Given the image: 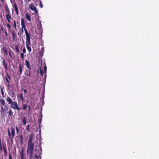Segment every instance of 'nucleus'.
Returning a JSON list of instances; mask_svg holds the SVG:
<instances>
[{
  "instance_id": "nucleus-1",
  "label": "nucleus",
  "mask_w": 159,
  "mask_h": 159,
  "mask_svg": "<svg viewBox=\"0 0 159 159\" xmlns=\"http://www.w3.org/2000/svg\"><path fill=\"white\" fill-rule=\"evenodd\" d=\"M6 100L8 102V104L11 105V107L13 109L16 110L18 111L21 110L24 111H27V104L26 103L22 104V107H20L18 106L16 101H13L11 98L8 96L6 98Z\"/></svg>"
},
{
  "instance_id": "nucleus-2",
  "label": "nucleus",
  "mask_w": 159,
  "mask_h": 159,
  "mask_svg": "<svg viewBox=\"0 0 159 159\" xmlns=\"http://www.w3.org/2000/svg\"><path fill=\"white\" fill-rule=\"evenodd\" d=\"M0 103L1 108V112L3 113L5 111H6L8 109L7 108L5 109L2 106H7V105L5 104V102L4 100L3 99H0Z\"/></svg>"
},
{
  "instance_id": "nucleus-3",
  "label": "nucleus",
  "mask_w": 159,
  "mask_h": 159,
  "mask_svg": "<svg viewBox=\"0 0 159 159\" xmlns=\"http://www.w3.org/2000/svg\"><path fill=\"white\" fill-rule=\"evenodd\" d=\"M34 144H30L28 143L27 149V153L28 154L30 152H33Z\"/></svg>"
},
{
  "instance_id": "nucleus-4",
  "label": "nucleus",
  "mask_w": 159,
  "mask_h": 159,
  "mask_svg": "<svg viewBox=\"0 0 159 159\" xmlns=\"http://www.w3.org/2000/svg\"><path fill=\"white\" fill-rule=\"evenodd\" d=\"M7 77H5V79L7 82V86L8 88H9L10 84V80H11V78L10 75H9L7 72H6Z\"/></svg>"
},
{
  "instance_id": "nucleus-5",
  "label": "nucleus",
  "mask_w": 159,
  "mask_h": 159,
  "mask_svg": "<svg viewBox=\"0 0 159 159\" xmlns=\"http://www.w3.org/2000/svg\"><path fill=\"white\" fill-rule=\"evenodd\" d=\"M31 45V43L30 41V39H26V48L29 53L31 51V48L30 46Z\"/></svg>"
},
{
  "instance_id": "nucleus-6",
  "label": "nucleus",
  "mask_w": 159,
  "mask_h": 159,
  "mask_svg": "<svg viewBox=\"0 0 159 159\" xmlns=\"http://www.w3.org/2000/svg\"><path fill=\"white\" fill-rule=\"evenodd\" d=\"M29 8L32 11H34L35 13H38V10L36 9V7L34 5L33 3L29 5Z\"/></svg>"
},
{
  "instance_id": "nucleus-7",
  "label": "nucleus",
  "mask_w": 159,
  "mask_h": 159,
  "mask_svg": "<svg viewBox=\"0 0 159 159\" xmlns=\"http://www.w3.org/2000/svg\"><path fill=\"white\" fill-rule=\"evenodd\" d=\"M17 98H18V100H19V99H20V100L22 102H23V103L25 102L24 98V96H23V94L22 93H20L18 95H17Z\"/></svg>"
},
{
  "instance_id": "nucleus-8",
  "label": "nucleus",
  "mask_w": 159,
  "mask_h": 159,
  "mask_svg": "<svg viewBox=\"0 0 159 159\" xmlns=\"http://www.w3.org/2000/svg\"><path fill=\"white\" fill-rule=\"evenodd\" d=\"M3 150L4 154L5 157L7 156V152L6 147V145L5 143H4V144H3Z\"/></svg>"
},
{
  "instance_id": "nucleus-9",
  "label": "nucleus",
  "mask_w": 159,
  "mask_h": 159,
  "mask_svg": "<svg viewBox=\"0 0 159 159\" xmlns=\"http://www.w3.org/2000/svg\"><path fill=\"white\" fill-rule=\"evenodd\" d=\"M13 7L15 9V10L16 15H18L19 14V11L17 7L16 4V3H15L13 6Z\"/></svg>"
},
{
  "instance_id": "nucleus-10",
  "label": "nucleus",
  "mask_w": 159,
  "mask_h": 159,
  "mask_svg": "<svg viewBox=\"0 0 159 159\" xmlns=\"http://www.w3.org/2000/svg\"><path fill=\"white\" fill-rule=\"evenodd\" d=\"M24 30L26 36V39H30V33H28L26 28L24 29Z\"/></svg>"
},
{
  "instance_id": "nucleus-11",
  "label": "nucleus",
  "mask_w": 159,
  "mask_h": 159,
  "mask_svg": "<svg viewBox=\"0 0 159 159\" xmlns=\"http://www.w3.org/2000/svg\"><path fill=\"white\" fill-rule=\"evenodd\" d=\"M33 135L32 134H31L29 137V141L28 142V143L30 144H34V143H32L33 140Z\"/></svg>"
},
{
  "instance_id": "nucleus-12",
  "label": "nucleus",
  "mask_w": 159,
  "mask_h": 159,
  "mask_svg": "<svg viewBox=\"0 0 159 159\" xmlns=\"http://www.w3.org/2000/svg\"><path fill=\"white\" fill-rule=\"evenodd\" d=\"M22 65L21 64H20L19 65V71L18 73V75L19 76L21 75L22 73Z\"/></svg>"
},
{
  "instance_id": "nucleus-13",
  "label": "nucleus",
  "mask_w": 159,
  "mask_h": 159,
  "mask_svg": "<svg viewBox=\"0 0 159 159\" xmlns=\"http://www.w3.org/2000/svg\"><path fill=\"white\" fill-rule=\"evenodd\" d=\"M11 34L12 36V40L14 41L17 37V36L14 31L11 32Z\"/></svg>"
},
{
  "instance_id": "nucleus-14",
  "label": "nucleus",
  "mask_w": 159,
  "mask_h": 159,
  "mask_svg": "<svg viewBox=\"0 0 159 159\" xmlns=\"http://www.w3.org/2000/svg\"><path fill=\"white\" fill-rule=\"evenodd\" d=\"M6 19H11L13 20L11 18V13L6 14Z\"/></svg>"
},
{
  "instance_id": "nucleus-15",
  "label": "nucleus",
  "mask_w": 159,
  "mask_h": 159,
  "mask_svg": "<svg viewBox=\"0 0 159 159\" xmlns=\"http://www.w3.org/2000/svg\"><path fill=\"white\" fill-rule=\"evenodd\" d=\"M5 9L6 10L7 13L6 14H8L10 13L9 9L7 4H6L5 6Z\"/></svg>"
},
{
  "instance_id": "nucleus-16",
  "label": "nucleus",
  "mask_w": 159,
  "mask_h": 159,
  "mask_svg": "<svg viewBox=\"0 0 159 159\" xmlns=\"http://www.w3.org/2000/svg\"><path fill=\"white\" fill-rule=\"evenodd\" d=\"M0 91L1 92L3 98H4L5 96V95H4V92L3 89H4V88H2L1 86H0Z\"/></svg>"
},
{
  "instance_id": "nucleus-17",
  "label": "nucleus",
  "mask_w": 159,
  "mask_h": 159,
  "mask_svg": "<svg viewBox=\"0 0 159 159\" xmlns=\"http://www.w3.org/2000/svg\"><path fill=\"white\" fill-rule=\"evenodd\" d=\"M3 65L4 67L6 70H7L8 69L7 65V64L6 63L5 60L3 59L2 60Z\"/></svg>"
},
{
  "instance_id": "nucleus-18",
  "label": "nucleus",
  "mask_w": 159,
  "mask_h": 159,
  "mask_svg": "<svg viewBox=\"0 0 159 159\" xmlns=\"http://www.w3.org/2000/svg\"><path fill=\"white\" fill-rule=\"evenodd\" d=\"M21 159H24V148L21 149L20 152Z\"/></svg>"
},
{
  "instance_id": "nucleus-19",
  "label": "nucleus",
  "mask_w": 159,
  "mask_h": 159,
  "mask_svg": "<svg viewBox=\"0 0 159 159\" xmlns=\"http://www.w3.org/2000/svg\"><path fill=\"white\" fill-rule=\"evenodd\" d=\"M11 132L12 136V138H14L15 134V128L11 127Z\"/></svg>"
},
{
  "instance_id": "nucleus-20",
  "label": "nucleus",
  "mask_w": 159,
  "mask_h": 159,
  "mask_svg": "<svg viewBox=\"0 0 159 159\" xmlns=\"http://www.w3.org/2000/svg\"><path fill=\"white\" fill-rule=\"evenodd\" d=\"M1 50L2 51H3V52H4L6 55H7V49L5 47L3 46Z\"/></svg>"
},
{
  "instance_id": "nucleus-21",
  "label": "nucleus",
  "mask_w": 159,
  "mask_h": 159,
  "mask_svg": "<svg viewBox=\"0 0 159 159\" xmlns=\"http://www.w3.org/2000/svg\"><path fill=\"white\" fill-rule=\"evenodd\" d=\"M21 121L23 123V125H25L26 123V118L25 117H23L21 120Z\"/></svg>"
},
{
  "instance_id": "nucleus-22",
  "label": "nucleus",
  "mask_w": 159,
  "mask_h": 159,
  "mask_svg": "<svg viewBox=\"0 0 159 159\" xmlns=\"http://www.w3.org/2000/svg\"><path fill=\"white\" fill-rule=\"evenodd\" d=\"M31 70H27L25 72V75L28 76L29 77H31Z\"/></svg>"
},
{
  "instance_id": "nucleus-23",
  "label": "nucleus",
  "mask_w": 159,
  "mask_h": 159,
  "mask_svg": "<svg viewBox=\"0 0 159 159\" xmlns=\"http://www.w3.org/2000/svg\"><path fill=\"white\" fill-rule=\"evenodd\" d=\"M41 153L39 151H38V152L35 154V157L38 159L39 158V156H40Z\"/></svg>"
},
{
  "instance_id": "nucleus-24",
  "label": "nucleus",
  "mask_w": 159,
  "mask_h": 159,
  "mask_svg": "<svg viewBox=\"0 0 159 159\" xmlns=\"http://www.w3.org/2000/svg\"><path fill=\"white\" fill-rule=\"evenodd\" d=\"M20 141V144H22L23 143V136L21 134L19 137Z\"/></svg>"
},
{
  "instance_id": "nucleus-25",
  "label": "nucleus",
  "mask_w": 159,
  "mask_h": 159,
  "mask_svg": "<svg viewBox=\"0 0 159 159\" xmlns=\"http://www.w3.org/2000/svg\"><path fill=\"white\" fill-rule=\"evenodd\" d=\"M25 17L29 21H30L31 20V17L28 13L26 14Z\"/></svg>"
},
{
  "instance_id": "nucleus-26",
  "label": "nucleus",
  "mask_w": 159,
  "mask_h": 159,
  "mask_svg": "<svg viewBox=\"0 0 159 159\" xmlns=\"http://www.w3.org/2000/svg\"><path fill=\"white\" fill-rule=\"evenodd\" d=\"M8 116H11L13 115V113L12 112V109L11 108H10L9 110V111L8 112Z\"/></svg>"
},
{
  "instance_id": "nucleus-27",
  "label": "nucleus",
  "mask_w": 159,
  "mask_h": 159,
  "mask_svg": "<svg viewBox=\"0 0 159 159\" xmlns=\"http://www.w3.org/2000/svg\"><path fill=\"white\" fill-rule=\"evenodd\" d=\"M43 69H44V73L45 74L44 77H45V79H46V71H47V66L46 65H45L44 66Z\"/></svg>"
},
{
  "instance_id": "nucleus-28",
  "label": "nucleus",
  "mask_w": 159,
  "mask_h": 159,
  "mask_svg": "<svg viewBox=\"0 0 159 159\" xmlns=\"http://www.w3.org/2000/svg\"><path fill=\"white\" fill-rule=\"evenodd\" d=\"M6 27L7 28L8 30H11V25L9 23H7L6 25Z\"/></svg>"
},
{
  "instance_id": "nucleus-29",
  "label": "nucleus",
  "mask_w": 159,
  "mask_h": 159,
  "mask_svg": "<svg viewBox=\"0 0 159 159\" xmlns=\"http://www.w3.org/2000/svg\"><path fill=\"white\" fill-rule=\"evenodd\" d=\"M13 22V27L14 29L16 30V21L14 20Z\"/></svg>"
},
{
  "instance_id": "nucleus-30",
  "label": "nucleus",
  "mask_w": 159,
  "mask_h": 159,
  "mask_svg": "<svg viewBox=\"0 0 159 159\" xmlns=\"http://www.w3.org/2000/svg\"><path fill=\"white\" fill-rule=\"evenodd\" d=\"M21 25H25V22L24 20V19L23 18H22L21 19Z\"/></svg>"
},
{
  "instance_id": "nucleus-31",
  "label": "nucleus",
  "mask_w": 159,
  "mask_h": 159,
  "mask_svg": "<svg viewBox=\"0 0 159 159\" xmlns=\"http://www.w3.org/2000/svg\"><path fill=\"white\" fill-rule=\"evenodd\" d=\"M15 49L16 50V52L17 53H19V49L18 46L17 45H15Z\"/></svg>"
},
{
  "instance_id": "nucleus-32",
  "label": "nucleus",
  "mask_w": 159,
  "mask_h": 159,
  "mask_svg": "<svg viewBox=\"0 0 159 159\" xmlns=\"http://www.w3.org/2000/svg\"><path fill=\"white\" fill-rule=\"evenodd\" d=\"M25 63L27 67H28V66L29 67V66H30V63L27 60H25Z\"/></svg>"
},
{
  "instance_id": "nucleus-33",
  "label": "nucleus",
  "mask_w": 159,
  "mask_h": 159,
  "mask_svg": "<svg viewBox=\"0 0 159 159\" xmlns=\"http://www.w3.org/2000/svg\"><path fill=\"white\" fill-rule=\"evenodd\" d=\"M3 144H4V143H3L2 144H0V151L1 152H2L3 151Z\"/></svg>"
},
{
  "instance_id": "nucleus-34",
  "label": "nucleus",
  "mask_w": 159,
  "mask_h": 159,
  "mask_svg": "<svg viewBox=\"0 0 159 159\" xmlns=\"http://www.w3.org/2000/svg\"><path fill=\"white\" fill-rule=\"evenodd\" d=\"M16 24H17V26L18 28H19L20 27V19L18 20H16Z\"/></svg>"
},
{
  "instance_id": "nucleus-35",
  "label": "nucleus",
  "mask_w": 159,
  "mask_h": 159,
  "mask_svg": "<svg viewBox=\"0 0 159 159\" xmlns=\"http://www.w3.org/2000/svg\"><path fill=\"white\" fill-rule=\"evenodd\" d=\"M26 130L28 132H29L30 131V125H28L26 126Z\"/></svg>"
},
{
  "instance_id": "nucleus-36",
  "label": "nucleus",
  "mask_w": 159,
  "mask_h": 159,
  "mask_svg": "<svg viewBox=\"0 0 159 159\" xmlns=\"http://www.w3.org/2000/svg\"><path fill=\"white\" fill-rule=\"evenodd\" d=\"M25 56L24 55L23 53L21 52L20 53V57L23 60H24V57Z\"/></svg>"
},
{
  "instance_id": "nucleus-37",
  "label": "nucleus",
  "mask_w": 159,
  "mask_h": 159,
  "mask_svg": "<svg viewBox=\"0 0 159 159\" xmlns=\"http://www.w3.org/2000/svg\"><path fill=\"white\" fill-rule=\"evenodd\" d=\"M22 26V29H21V32L22 33H23V29H25V28H26L25 27V25H21Z\"/></svg>"
},
{
  "instance_id": "nucleus-38",
  "label": "nucleus",
  "mask_w": 159,
  "mask_h": 159,
  "mask_svg": "<svg viewBox=\"0 0 159 159\" xmlns=\"http://www.w3.org/2000/svg\"><path fill=\"white\" fill-rule=\"evenodd\" d=\"M42 118H41L40 119L39 118L38 120V122H39V126H40V125L41 124V123L42 121Z\"/></svg>"
},
{
  "instance_id": "nucleus-39",
  "label": "nucleus",
  "mask_w": 159,
  "mask_h": 159,
  "mask_svg": "<svg viewBox=\"0 0 159 159\" xmlns=\"http://www.w3.org/2000/svg\"><path fill=\"white\" fill-rule=\"evenodd\" d=\"M7 133H8V135L9 137H11L12 135V134L10 133V132L9 129H8V131H7Z\"/></svg>"
},
{
  "instance_id": "nucleus-40",
  "label": "nucleus",
  "mask_w": 159,
  "mask_h": 159,
  "mask_svg": "<svg viewBox=\"0 0 159 159\" xmlns=\"http://www.w3.org/2000/svg\"><path fill=\"white\" fill-rule=\"evenodd\" d=\"M3 32L5 34V36H8V34H7V31L6 29H4V31Z\"/></svg>"
},
{
  "instance_id": "nucleus-41",
  "label": "nucleus",
  "mask_w": 159,
  "mask_h": 159,
  "mask_svg": "<svg viewBox=\"0 0 159 159\" xmlns=\"http://www.w3.org/2000/svg\"><path fill=\"white\" fill-rule=\"evenodd\" d=\"M40 75L42 77L43 75V70L40 68Z\"/></svg>"
},
{
  "instance_id": "nucleus-42",
  "label": "nucleus",
  "mask_w": 159,
  "mask_h": 159,
  "mask_svg": "<svg viewBox=\"0 0 159 159\" xmlns=\"http://www.w3.org/2000/svg\"><path fill=\"white\" fill-rule=\"evenodd\" d=\"M29 152L30 153V158L31 159L33 157V152Z\"/></svg>"
},
{
  "instance_id": "nucleus-43",
  "label": "nucleus",
  "mask_w": 159,
  "mask_h": 159,
  "mask_svg": "<svg viewBox=\"0 0 159 159\" xmlns=\"http://www.w3.org/2000/svg\"><path fill=\"white\" fill-rule=\"evenodd\" d=\"M9 159H12V157L11 153H9L8 154Z\"/></svg>"
},
{
  "instance_id": "nucleus-44",
  "label": "nucleus",
  "mask_w": 159,
  "mask_h": 159,
  "mask_svg": "<svg viewBox=\"0 0 159 159\" xmlns=\"http://www.w3.org/2000/svg\"><path fill=\"white\" fill-rule=\"evenodd\" d=\"M41 51L42 53H43L44 52V48L43 47H42L41 48Z\"/></svg>"
},
{
  "instance_id": "nucleus-45",
  "label": "nucleus",
  "mask_w": 159,
  "mask_h": 159,
  "mask_svg": "<svg viewBox=\"0 0 159 159\" xmlns=\"http://www.w3.org/2000/svg\"><path fill=\"white\" fill-rule=\"evenodd\" d=\"M22 52L23 53H25L26 52V49L25 47L23 48V50H22Z\"/></svg>"
},
{
  "instance_id": "nucleus-46",
  "label": "nucleus",
  "mask_w": 159,
  "mask_h": 159,
  "mask_svg": "<svg viewBox=\"0 0 159 159\" xmlns=\"http://www.w3.org/2000/svg\"><path fill=\"white\" fill-rule=\"evenodd\" d=\"M39 2H40V5H39V7H41V8H42L43 7V5L42 4V3H41V1H39Z\"/></svg>"
},
{
  "instance_id": "nucleus-47",
  "label": "nucleus",
  "mask_w": 159,
  "mask_h": 159,
  "mask_svg": "<svg viewBox=\"0 0 159 159\" xmlns=\"http://www.w3.org/2000/svg\"><path fill=\"white\" fill-rule=\"evenodd\" d=\"M22 90H23V91L24 92V93L25 94H26L27 93V91L25 89H23Z\"/></svg>"
},
{
  "instance_id": "nucleus-48",
  "label": "nucleus",
  "mask_w": 159,
  "mask_h": 159,
  "mask_svg": "<svg viewBox=\"0 0 159 159\" xmlns=\"http://www.w3.org/2000/svg\"><path fill=\"white\" fill-rule=\"evenodd\" d=\"M16 130L17 133H18L19 132V129H18V127L17 126H16Z\"/></svg>"
},
{
  "instance_id": "nucleus-49",
  "label": "nucleus",
  "mask_w": 159,
  "mask_h": 159,
  "mask_svg": "<svg viewBox=\"0 0 159 159\" xmlns=\"http://www.w3.org/2000/svg\"><path fill=\"white\" fill-rule=\"evenodd\" d=\"M0 28H1V31H2L3 32L4 31V28L3 26L1 27Z\"/></svg>"
},
{
  "instance_id": "nucleus-50",
  "label": "nucleus",
  "mask_w": 159,
  "mask_h": 159,
  "mask_svg": "<svg viewBox=\"0 0 159 159\" xmlns=\"http://www.w3.org/2000/svg\"><path fill=\"white\" fill-rule=\"evenodd\" d=\"M27 108H28L29 111H30L31 110L30 106H27Z\"/></svg>"
},
{
  "instance_id": "nucleus-51",
  "label": "nucleus",
  "mask_w": 159,
  "mask_h": 159,
  "mask_svg": "<svg viewBox=\"0 0 159 159\" xmlns=\"http://www.w3.org/2000/svg\"><path fill=\"white\" fill-rule=\"evenodd\" d=\"M22 33L21 32V31H20V33L19 32H18V35H19V37H20V34H21Z\"/></svg>"
},
{
  "instance_id": "nucleus-52",
  "label": "nucleus",
  "mask_w": 159,
  "mask_h": 159,
  "mask_svg": "<svg viewBox=\"0 0 159 159\" xmlns=\"http://www.w3.org/2000/svg\"><path fill=\"white\" fill-rule=\"evenodd\" d=\"M10 20L11 19H7L8 23L10 24V23H11V22Z\"/></svg>"
},
{
  "instance_id": "nucleus-53",
  "label": "nucleus",
  "mask_w": 159,
  "mask_h": 159,
  "mask_svg": "<svg viewBox=\"0 0 159 159\" xmlns=\"http://www.w3.org/2000/svg\"><path fill=\"white\" fill-rule=\"evenodd\" d=\"M9 55L10 57H11V58H12V55H11V52H9Z\"/></svg>"
},
{
  "instance_id": "nucleus-54",
  "label": "nucleus",
  "mask_w": 159,
  "mask_h": 159,
  "mask_svg": "<svg viewBox=\"0 0 159 159\" xmlns=\"http://www.w3.org/2000/svg\"><path fill=\"white\" fill-rule=\"evenodd\" d=\"M28 69V70H31V68L30 67V66H28V67H27Z\"/></svg>"
},
{
  "instance_id": "nucleus-55",
  "label": "nucleus",
  "mask_w": 159,
  "mask_h": 159,
  "mask_svg": "<svg viewBox=\"0 0 159 159\" xmlns=\"http://www.w3.org/2000/svg\"><path fill=\"white\" fill-rule=\"evenodd\" d=\"M39 24H40V26L41 27V23L40 22H39Z\"/></svg>"
},
{
  "instance_id": "nucleus-56",
  "label": "nucleus",
  "mask_w": 159,
  "mask_h": 159,
  "mask_svg": "<svg viewBox=\"0 0 159 159\" xmlns=\"http://www.w3.org/2000/svg\"><path fill=\"white\" fill-rule=\"evenodd\" d=\"M30 1H31V0H27V1H28V2H30Z\"/></svg>"
},
{
  "instance_id": "nucleus-57",
  "label": "nucleus",
  "mask_w": 159,
  "mask_h": 159,
  "mask_svg": "<svg viewBox=\"0 0 159 159\" xmlns=\"http://www.w3.org/2000/svg\"><path fill=\"white\" fill-rule=\"evenodd\" d=\"M39 158H40V159H41V156Z\"/></svg>"
},
{
  "instance_id": "nucleus-58",
  "label": "nucleus",
  "mask_w": 159,
  "mask_h": 159,
  "mask_svg": "<svg viewBox=\"0 0 159 159\" xmlns=\"http://www.w3.org/2000/svg\"><path fill=\"white\" fill-rule=\"evenodd\" d=\"M1 1H2L3 2L4 1V0H1Z\"/></svg>"
},
{
  "instance_id": "nucleus-59",
  "label": "nucleus",
  "mask_w": 159,
  "mask_h": 159,
  "mask_svg": "<svg viewBox=\"0 0 159 159\" xmlns=\"http://www.w3.org/2000/svg\"><path fill=\"white\" fill-rule=\"evenodd\" d=\"M35 151H37V149H36V150H35Z\"/></svg>"
},
{
  "instance_id": "nucleus-60",
  "label": "nucleus",
  "mask_w": 159,
  "mask_h": 159,
  "mask_svg": "<svg viewBox=\"0 0 159 159\" xmlns=\"http://www.w3.org/2000/svg\"><path fill=\"white\" fill-rule=\"evenodd\" d=\"M41 1V0H39V1Z\"/></svg>"
}]
</instances>
